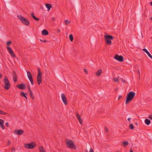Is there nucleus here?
<instances>
[{
    "label": "nucleus",
    "mask_w": 152,
    "mask_h": 152,
    "mask_svg": "<svg viewBox=\"0 0 152 152\" xmlns=\"http://www.w3.org/2000/svg\"><path fill=\"white\" fill-rule=\"evenodd\" d=\"M0 114L4 115L6 114V113L5 112L0 110Z\"/></svg>",
    "instance_id": "obj_31"
},
{
    "label": "nucleus",
    "mask_w": 152,
    "mask_h": 152,
    "mask_svg": "<svg viewBox=\"0 0 152 152\" xmlns=\"http://www.w3.org/2000/svg\"><path fill=\"white\" fill-rule=\"evenodd\" d=\"M14 133L18 135H21L23 133V131L21 129L16 130L14 131Z\"/></svg>",
    "instance_id": "obj_11"
},
{
    "label": "nucleus",
    "mask_w": 152,
    "mask_h": 152,
    "mask_svg": "<svg viewBox=\"0 0 152 152\" xmlns=\"http://www.w3.org/2000/svg\"><path fill=\"white\" fill-rule=\"evenodd\" d=\"M61 96L62 100L64 104L66 105H67V102L66 100V98L64 94L63 93L62 94H61Z\"/></svg>",
    "instance_id": "obj_10"
},
{
    "label": "nucleus",
    "mask_w": 152,
    "mask_h": 152,
    "mask_svg": "<svg viewBox=\"0 0 152 152\" xmlns=\"http://www.w3.org/2000/svg\"><path fill=\"white\" fill-rule=\"evenodd\" d=\"M28 88L29 91H31V89L30 87L29 86H28Z\"/></svg>",
    "instance_id": "obj_40"
},
{
    "label": "nucleus",
    "mask_w": 152,
    "mask_h": 152,
    "mask_svg": "<svg viewBox=\"0 0 152 152\" xmlns=\"http://www.w3.org/2000/svg\"><path fill=\"white\" fill-rule=\"evenodd\" d=\"M17 17L19 19L22 23L26 26H28L30 24V22L27 19L20 15H18Z\"/></svg>",
    "instance_id": "obj_3"
},
{
    "label": "nucleus",
    "mask_w": 152,
    "mask_h": 152,
    "mask_svg": "<svg viewBox=\"0 0 152 152\" xmlns=\"http://www.w3.org/2000/svg\"><path fill=\"white\" fill-rule=\"evenodd\" d=\"M135 93L133 91H130L127 94L126 101V104L130 102L133 99L135 96Z\"/></svg>",
    "instance_id": "obj_1"
},
{
    "label": "nucleus",
    "mask_w": 152,
    "mask_h": 152,
    "mask_svg": "<svg viewBox=\"0 0 152 152\" xmlns=\"http://www.w3.org/2000/svg\"><path fill=\"white\" fill-rule=\"evenodd\" d=\"M70 23V21H69L68 20H66L65 21V24L66 25H67L68 24H69Z\"/></svg>",
    "instance_id": "obj_28"
},
{
    "label": "nucleus",
    "mask_w": 152,
    "mask_h": 152,
    "mask_svg": "<svg viewBox=\"0 0 152 152\" xmlns=\"http://www.w3.org/2000/svg\"><path fill=\"white\" fill-rule=\"evenodd\" d=\"M4 121L2 119H0V125L3 129H4Z\"/></svg>",
    "instance_id": "obj_16"
},
{
    "label": "nucleus",
    "mask_w": 152,
    "mask_h": 152,
    "mask_svg": "<svg viewBox=\"0 0 152 152\" xmlns=\"http://www.w3.org/2000/svg\"><path fill=\"white\" fill-rule=\"evenodd\" d=\"M39 152H46L45 150L43 148L42 146H40L39 147Z\"/></svg>",
    "instance_id": "obj_21"
},
{
    "label": "nucleus",
    "mask_w": 152,
    "mask_h": 152,
    "mask_svg": "<svg viewBox=\"0 0 152 152\" xmlns=\"http://www.w3.org/2000/svg\"><path fill=\"white\" fill-rule=\"evenodd\" d=\"M122 81L124 82V83H125V81L124 80H123V79L122 80Z\"/></svg>",
    "instance_id": "obj_48"
},
{
    "label": "nucleus",
    "mask_w": 152,
    "mask_h": 152,
    "mask_svg": "<svg viewBox=\"0 0 152 152\" xmlns=\"http://www.w3.org/2000/svg\"><path fill=\"white\" fill-rule=\"evenodd\" d=\"M11 43V42L10 41H8L7 42V45L8 46Z\"/></svg>",
    "instance_id": "obj_34"
},
{
    "label": "nucleus",
    "mask_w": 152,
    "mask_h": 152,
    "mask_svg": "<svg viewBox=\"0 0 152 152\" xmlns=\"http://www.w3.org/2000/svg\"><path fill=\"white\" fill-rule=\"evenodd\" d=\"M66 145L69 148H73L76 149V148L74 144L72 141L67 140L66 141Z\"/></svg>",
    "instance_id": "obj_5"
},
{
    "label": "nucleus",
    "mask_w": 152,
    "mask_h": 152,
    "mask_svg": "<svg viewBox=\"0 0 152 152\" xmlns=\"http://www.w3.org/2000/svg\"><path fill=\"white\" fill-rule=\"evenodd\" d=\"M45 5L46 7L48 9V11H49L50 10L51 8L52 7V5L50 4H46Z\"/></svg>",
    "instance_id": "obj_18"
},
{
    "label": "nucleus",
    "mask_w": 152,
    "mask_h": 152,
    "mask_svg": "<svg viewBox=\"0 0 152 152\" xmlns=\"http://www.w3.org/2000/svg\"><path fill=\"white\" fill-rule=\"evenodd\" d=\"M102 73V69H99L96 72V75L98 76H99L101 75Z\"/></svg>",
    "instance_id": "obj_19"
},
{
    "label": "nucleus",
    "mask_w": 152,
    "mask_h": 152,
    "mask_svg": "<svg viewBox=\"0 0 152 152\" xmlns=\"http://www.w3.org/2000/svg\"><path fill=\"white\" fill-rule=\"evenodd\" d=\"M129 127L131 129H134V126L132 124H131L129 125Z\"/></svg>",
    "instance_id": "obj_29"
},
{
    "label": "nucleus",
    "mask_w": 152,
    "mask_h": 152,
    "mask_svg": "<svg viewBox=\"0 0 152 152\" xmlns=\"http://www.w3.org/2000/svg\"><path fill=\"white\" fill-rule=\"evenodd\" d=\"M145 124L148 125H149L151 123V121L148 119H145Z\"/></svg>",
    "instance_id": "obj_22"
},
{
    "label": "nucleus",
    "mask_w": 152,
    "mask_h": 152,
    "mask_svg": "<svg viewBox=\"0 0 152 152\" xmlns=\"http://www.w3.org/2000/svg\"><path fill=\"white\" fill-rule=\"evenodd\" d=\"M20 94L22 97H24L27 99V97L26 96L27 95V94L26 93H25L24 92L22 91L20 93Z\"/></svg>",
    "instance_id": "obj_17"
},
{
    "label": "nucleus",
    "mask_w": 152,
    "mask_h": 152,
    "mask_svg": "<svg viewBox=\"0 0 152 152\" xmlns=\"http://www.w3.org/2000/svg\"><path fill=\"white\" fill-rule=\"evenodd\" d=\"M13 80L15 82H16L17 81V76L13 77Z\"/></svg>",
    "instance_id": "obj_30"
},
{
    "label": "nucleus",
    "mask_w": 152,
    "mask_h": 152,
    "mask_svg": "<svg viewBox=\"0 0 152 152\" xmlns=\"http://www.w3.org/2000/svg\"><path fill=\"white\" fill-rule=\"evenodd\" d=\"M17 87L19 89H24L25 88L26 85L25 84L22 83L20 84L17 85Z\"/></svg>",
    "instance_id": "obj_12"
},
{
    "label": "nucleus",
    "mask_w": 152,
    "mask_h": 152,
    "mask_svg": "<svg viewBox=\"0 0 152 152\" xmlns=\"http://www.w3.org/2000/svg\"><path fill=\"white\" fill-rule=\"evenodd\" d=\"M42 75L40 69L39 68L38 69V74L37 76V81L38 84L40 85L42 83Z\"/></svg>",
    "instance_id": "obj_6"
},
{
    "label": "nucleus",
    "mask_w": 152,
    "mask_h": 152,
    "mask_svg": "<svg viewBox=\"0 0 152 152\" xmlns=\"http://www.w3.org/2000/svg\"><path fill=\"white\" fill-rule=\"evenodd\" d=\"M58 32H60V29H58Z\"/></svg>",
    "instance_id": "obj_49"
},
{
    "label": "nucleus",
    "mask_w": 152,
    "mask_h": 152,
    "mask_svg": "<svg viewBox=\"0 0 152 152\" xmlns=\"http://www.w3.org/2000/svg\"><path fill=\"white\" fill-rule=\"evenodd\" d=\"M114 58L117 60L122 62L124 61V58L121 56H119L118 55H116L114 57Z\"/></svg>",
    "instance_id": "obj_8"
},
{
    "label": "nucleus",
    "mask_w": 152,
    "mask_h": 152,
    "mask_svg": "<svg viewBox=\"0 0 152 152\" xmlns=\"http://www.w3.org/2000/svg\"><path fill=\"white\" fill-rule=\"evenodd\" d=\"M105 130L107 132H108V130L107 129V128L106 127H105Z\"/></svg>",
    "instance_id": "obj_41"
},
{
    "label": "nucleus",
    "mask_w": 152,
    "mask_h": 152,
    "mask_svg": "<svg viewBox=\"0 0 152 152\" xmlns=\"http://www.w3.org/2000/svg\"><path fill=\"white\" fill-rule=\"evenodd\" d=\"M2 75H1L0 74V78H1L2 77Z\"/></svg>",
    "instance_id": "obj_51"
},
{
    "label": "nucleus",
    "mask_w": 152,
    "mask_h": 152,
    "mask_svg": "<svg viewBox=\"0 0 152 152\" xmlns=\"http://www.w3.org/2000/svg\"><path fill=\"white\" fill-rule=\"evenodd\" d=\"M151 20H152V17L151 18Z\"/></svg>",
    "instance_id": "obj_53"
},
{
    "label": "nucleus",
    "mask_w": 152,
    "mask_h": 152,
    "mask_svg": "<svg viewBox=\"0 0 152 152\" xmlns=\"http://www.w3.org/2000/svg\"><path fill=\"white\" fill-rule=\"evenodd\" d=\"M76 116L80 123V124H82L83 123V120L81 118V117L80 115L78 113H77L76 114Z\"/></svg>",
    "instance_id": "obj_13"
},
{
    "label": "nucleus",
    "mask_w": 152,
    "mask_h": 152,
    "mask_svg": "<svg viewBox=\"0 0 152 152\" xmlns=\"http://www.w3.org/2000/svg\"><path fill=\"white\" fill-rule=\"evenodd\" d=\"M28 78L31 83V84L32 85H33L34 84V82H33V79L32 76Z\"/></svg>",
    "instance_id": "obj_25"
},
{
    "label": "nucleus",
    "mask_w": 152,
    "mask_h": 152,
    "mask_svg": "<svg viewBox=\"0 0 152 152\" xmlns=\"http://www.w3.org/2000/svg\"><path fill=\"white\" fill-rule=\"evenodd\" d=\"M104 38L106 44L108 45H110L112 43L111 40L114 39L113 36L110 35H106L104 36Z\"/></svg>",
    "instance_id": "obj_2"
},
{
    "label": "nucleus",
    "mask_w": 152,
    "mask_h": 152,
    "mask_svg": "<svg viewBox=\"0 0 152 152\" xmlns=\"http://www.w3.org/2000/svg\"><path fill=\"white\" fill-rule=\"evenodd\" d=\"M84 72L86 73V74H87V70L86 69H84Z\"/></svg>",
    "instance_id": "obj_42"
},
{
    "label": "nucleus",
    "mask_w": 152,
    "mask_h": 152,
    "mask_svg": "<svg viewBox=\"0 0 152 152\" xmlns=\"http://www.w3.org/2000/svg\"><path fill=\"white\" fill-rule=\"evenodd\" d=\"M142 50L144 52H145L148 55V56L150 58H151L152 59V56L151 55V54L146 49H142Z\"/></svg>",
    "instance_id": "obj_14"
},
{
    "label": "nucleus",
    "mask_w": 152,
    "mask_h": 152,
    "mask_svg": "<svg viewBox=\"0 0 152 152\" xmlns=\"http://www.w3.org/2000/svg\"><path fill=\"white\" fill-rule=\"evenodd\" d=\"M40 41H41L42 42H47V40L45 39L44 40H42L40 39Z\"/></svg>",
    "instance_id": "obj_36"
},
{
    "label": "nucleus",
    "mask_w": 152,
    "mask_h": 152,
    "mask_svg": "<svg viewBox=\"0 0 152 152\" xmlns=\"http://www.w3.org/2000/svg\"><path fill=\"white\" fill-rule=\"evenodd\" d=\"M29 93L31 98L32 99H34V95L32 93V91H29Z\"/></svg>",
    "instance_id": "obj_24"
},
{
    "label": "nucleus",
    "mask_w": 152,
    "mask_h": 152,
    "mask_svg": "<svg viewBox=\"0 0 152 152\" xmlns=\"http://www.w3.org/2000/svg\"><path fill=\"white\" fill-rule=\"evenodd\" d=\"M130 152H134L133 150H131L130 151Z\"/></svg>",
    "instance_id": "obj_47"
},
{
    "label": "nucleus",
    "mask_w": 152,
    "mask_h": 152,
    "mask_svg": "<svg viewBox=\"0 0 152 152\" xmlns=\"http://www.w3.org/2000/svg\"><path fill=\"white\" fill-rule=\"evenodd\" d=\"M17 75H16V73L15 71H14L13 73V77L16 76Z\"/></svg>",
    "instance_id": "obj_33"
},
{
    "label": "nucleus",
    "mask_w": 152,
    "mask_h": 152,
    "mask_svg": "<svg viewBox=\"0 0 152 152\" xmlns=\"http://www.w3.org/2000/svg\"><path fill=\"white\" fill-rule=\"evenodd\" d=\"M31 17L36 21H38L40 19L36 18L34 15L33 13H32L31 14Z\"/></svg>",
    "instance_id": "obj_20"
},
{
    "label": "nucleus",
    "mask_w": 152,
    "mask_h": 152,
    "mask_svg": "<svg viewBox=\"0 0 152 152\" xmlns=\"http://www.w3.org/2000/svg\"><path fill=\"white\" fill-rule=\"evenodd\" d=\"M12 150H15V149L14 148H12Z\"/></svg>",
    "instance_id": "obj_50"
},
{
    "label": "nucleus",
    "mask_w": 152,
    "mask_h": 152,
    "mask_svg": "<svg viewBox=\"0 0 152 152\" xmlns=\"http://www.w3.org/2000/svg\"><path fill=\"white\" fill-rule=\"evenodd\" d=\"M11 142L10 141L8 140L7 141V145H9L11 144Z\"/></svg>",
    "instance_id": "obj_35"
},
{
    "label": "nucleus",
    "mask_w": 152,
    "mask_h": 152,
    "mask_svg": "<svg viewBox=\"0 0 152 152\" xmlns=\"http://www.w3.org/2000/svg\"><path fill=\"white\" fill-rule=\"evenodd\" d=\"M36 145V144L34 142H32L30 143L25 144L24 146L27 148L32 149Z\"/></svg>",
    "instance_id": "obj_7"
},
{
    "label": "nucleus",
    "mask_w": 152,
    "mask_h": 152,
    "mask_svg": "<svg viewBox=\"0 0 152 152\" xmlns=\"http://www.w3.org/2000/svg\"><path fill=\"white\" fill-rule=\"evenodd\" d=\"M138 73H139V76H140V71L139 70H138Z\"/></svg>",
    "instance_id": "obj_46"
},
{
    "label": "nucleus",
    "mask_w": 152,
    "mask_h": 152,
    "mask_svg": "<svg viewBox=\"0 0 152 152\" xmlns=\"http://www.w3.org/2000/svg\"><path fill=\"white\" fill-rule=\"evenodd\" d=\"M131 119V118H128V119H128V121H130V120Z\"/></svg>",
    "instance_id": "obj_45"
},
{
    "label": "nucleus",
    "mask_w": 152,
    "mask_h": 152,
    "mask_svg": "<svg viewBox=\"0 0 152 152\" xmlns=\"http://www.w3.org/2000/svg\"><path fill=\"white\" fill-rule=\"evenodd\" d=\"M42 32V35H47L49 34L48 31L46 29L43 30Z\"/></svg>",
    "instance_id": "obj_15"
},
{
    "label": "nucleus",
    "mask_w": 152,
    "mask_h": 152,
    "mask_svg": "<svg viewBox=\"0 0 152 152\" xmlns=\"http://www.w3.org/2000/svg\"><path fill=\"white\" fill-rule=\"evenodd\" d=\"M114 80L116 82H118L119 81L118 79V78H115L114 79Z\"/></svg>",
    "instance_id": "obj_32"
},
{
    "label": "nucleus",
    "mask_w": 152,
    "mask_h": 152,
    "mask_svg": "<svg viewBox=\"0 0 152 152\" xmlns=\"http://www.w3.org/2000/svg\"><path fill=\"white\" fill-rule=\"evenodd\" d=\"M89 152H94L93 149L92 148H90Z\"/></svg>",
    "instance_id": "obj_37"
},
{
    "label": "nucleus",
    "mask_w": 152,
    "mask_h": 152,
    "mask_svg": "<svg viewBox=\"0 0 152 152\" xmlns=\"http://www.w3.org/2000/svg\"><path fill=\"white\" fill-rule=\"evenodd\" d=\"M27 75L28 78L32 76L31 73L29 71L27 72Z\"/></svg>",
    "instance_id": "obj_27"
},
{
    "label": "nucleus",
    "mask_w": 152,
    "mask_h": 152,
    "mask_svg": "<svg viewBox=\"0 0 152 152\" xmlns=\"http://www.w3.org/2000/svg\"><path fill=\"white\" fill-rule=\"evenodd\" d=\"M149 118L152 120V115H149L148 117Z\"/></svg>",
    "instance_id": "obj_38"
},
{
    "label": "nucleus",
    "mask_w": 152,
    "mask_h": 152,
    "mask_svg": "<svg viewBox=\"0 0 152 152\" xmlns=\"http://www.w3.org/2000/svg\"><path fill=\"white\" fill-rule=\"evenodd\" d=\"M122 97V96H121L120 95L119 96L118 98V99H120Z\"/></svg>",
    "instance_id": "obj_43"
},
{
    "label": "nucleus",
    "mask_w": 152,
    "mask_h": 152,
    "mask_svg": "<svg viewBox=\"0 0 152 152\" xmlns=\"http://www.w3.org/2000/svg\"><path fill=\"white\" fill-rule=\"evenodd\" d=\"M150 4H151V5H152V1L151 2V3H150Z\"/></svg>",
    "instance_id": "obj_52"
},
{
    "label": "nucleus",
    "mask_w": 152,
    "mask_h": 152,
    "mask_svg": "<svg viewBox=\"0 0 152 152\" xmlns=\"http://www.w3.org/2000/svg\"><path fill=\"white\" fill-rule=\"evenodd\" d=\"M5 125L7 126V127H8V125H9V123L7 122H6V123H5Z\"/></svg>",
    "instance_id": "obj_44"
},
{
    "label": "nucleus",
    "mask_w": 152,
    "mask_h": 152,
    "mask_svg": "<svg viewBox=\"0 0 152 152\" xmlns=\"http://www.w3.org/2000/svg\"><path fill=\"white\" fill-rule=\"evenodd\" d=\"M55 17H52L51 18V20L52 21H55Z\"/></svg>",
    "instance_id": "obj_39"
},
{
    "label": "nucleus",
    "mask_w": 152,
    "mask_h": 152,
    "mask_svg": "<svg viewBox=\"0 0 152 152\" xmlns=\"http://www.w3.org/2000/svg\"><path fill=\"white\" fill-rule=\"evenodd\" d=\"M122 144L124 147H125L126 146L128 145L129 143L128 141H124L122 142Z\"/></svg>",
    "instance_id": "obj_23"
},
{
    "label": "nucleus",
    "mask_w": 152,
    "mask_h": 152,
    "mask_svg": "<svg viewBox=\"0 0 152 152\" xmlns=\"http://www.w3.org/2000/svg\"><path fill=\"white\" fill-rule=\"evenodd\" d=\"M69 38L71 41L72 42L73 40V37L72 34L69 35Z\"/></svg>",
    "instance_id": "obj_26"
},
{
    "label": "nucleus",
    "mask_w": 152,
    "mask_h": 152,
    "mask_svg": "<svg viewBox=\"0 0 152 152\" xmlns=\"http://www.w3.org/2000/svg\"><path fill=\"white\" fill-rule=\"evenodd\" d=\"M7 50L8 52L9 53V54L11 56H12L14 57H15V54L14 53L13 50H12V49L10 47L8 46H7Z\"/></svg>",
    "instance_id": "obj_9"
},
{
    "label": "nucleus",
    "mask_w": 152,
    "mask_h": 152,
    "mask_svg": "<svg viewBox=\"0 0 152 152\" xmlns=\"http://www.w3.org/2000/svg\"><path fill=\"white\" fill-rule=\"evenodd\" d=\"M4 82L5 85L4 87V89L8 90L10 87V85L7 77L5 76V77L4 80Z\"/></svg>",
    "instance_id": "obj_4"
}]
</instances>
